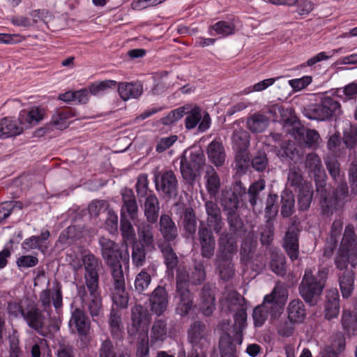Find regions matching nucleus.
Instances as JSON below:
<instances>
[{
	"instance_id": "2eb2a0df",
	"label": "nucleus",
	"mask_w": 357,
	"mask_h": 357,
	"mask_svg": "<svg viewBox=\"0 0 357 357\" xmlns=\"http://www.w3.org/2000/svg\"><path fill=\"white\" fill-rule=\"evenodd\" d=\"M185 126L186 129L195 128L199 123L198 129L200 132H204L210 128L211 117L208 113L206 112L204 116L201 114V109L195 107L189 112L185 111Z\"/></svg>"
},
{
	"instance_id": "774afa93",
	"label": "nucleus",
	"mask_w": 357,
	"mask_h": 357,
	"mask_svg": "<svg viewBox=\"0 0 357 357\" xmlns=\"http://www.w3.org/2000/svg\"><path fill=\"white\" fill-rule=\"evenodd\" d=\"M343 142L347 148H354L357 143V127L348 124L344 129Z\"/></svg>"
},
{
	"instance_id": "cd10ccee",
	"label": "nucleus",
	"mask_w": 357,
	"mask_h": 357,
	"mask_svg": "<svg viewBox=\"0 0 357 357\" xmlns=\"http://www.w3.org/2000/svg\"><path fill=\"white\" fill-rule=\"evenodd\" d=\"M22 124L19 121L10 117H4L0 119V139L20 135L23 132Z\"/></svg>"
},
{
	"instance_id": "de8ad7c7",
	"label": "nucleus",
	"mask_w": 357,
	"mask_h": 357,
	"mask_svg": "<svg viewBox=\"0 0 357 357\" xmlns=\"http://www.w3.org/2000/svg\"><path fill=\"white\" fill-rule=\"evenodd\" d=\"M219 349L221 357H237L236 348L228 333H223L220 337Z\"/></svg>"
},
{
	"instance_id": "58836bf2",
	"label": "nucleus",
	"mask_w": 357,
	"mask_h": 357,
	"mask_svg": "<svg viewBox=\"0 0 357 357\" xmlns=\"http://www.w3.org/2000/svg\"><path fill=\"white\" fill-rule=\"evenodd\" d=\"M305 167L314 176H325V170L322 165L321 158L314 152L307 154L305 161Z\"/></svg>"
},
{
	"instance_id": "20e7f679",
	"label": "nucleus",
	"mask_w": 357,
	"mask_h": 357,
	"mask_svg": "<svg viewBox=\"0 0 357 357\" xmlns=\"http://www.w3.org/2000/svg\"><path fill=\"white\" fill-rule=\"evenodd\" d=\"M303 114L309 119L325 121L341 114L340 103L334 98L326 96L321 103L314 104L304 108Z\"/></svg>"
},
{
	"instance_id": "f257e3e1",
	"label": "nucleus",
	"mask_w": 357,
	"mask_h": 357,
	"mask_svg": "<svg viewBox=\"0 0 357 357\" xmlns=\"http://www.w3.org/2000/svg\"><path fill=\"white\" fill-rule=\"evenodd\" d=\"M84 267V284L77 285L76 298L87 310L92 318L99 317L102 312V298L99 290V261L89 253L82 258Z\"/></svg>"
},
{
	"instance_id": "864d4df0",
	"label": "nucleus",
	"mask_w": 357,
	"mask_h": 357,
	"mask_svg": "<svg viewBox=\"0 0 357 357\" xmlns=\"http://www.w3.org/2000/svg\"><path fill=\"white\" fill-rule=\"evenodd\" d=\"M232 143L236 151L247 150L250 146V134L243 129L234 130L232 135Z\"/></svg>"
},
{
	"instance_id": "c03bdc74",
	"label": "nucleus",
	"mask_w": 357,
	"mask_h": 357,
	"mask_svg": "<svg viewBox=\"0 0 357 357\" xmlns=\"http://www.w3.org/2000/svg\"><path fill=\"white\" fill-rule=\"evenodd\" d=\"M324 160L330 176L335 182L341 181L344 179V173L341 171L340 163L335 156L327 154L324 158Z\"/></svg>"
},
{
	"instance_id": "13d9d810",
	"label": "nucleus",
	"mask_w": 357,
	"mask_h": 357,
	"mask_svg": "<svg viewBox=\"0 0 357 357\" xmlns=\"http://www.w3.org/2000/svg\"><path fill=\"white\" fill-rule=\"evenodd\" d=\"M111 271L112 288L126 287L124 273L121 263L108 266Z\"/></svg>"
},
{
	"instance_id": "b1692460",
	"label": "nucleus",
	"mask_w": 357,
	"mask_h": 357,
	"mask_svg": "<svg viewBox=\"0 0 357 357\" xmlns=\"http://www.w3.org/2000/svg\"><path fill=\"white\" fill-rule=\"evenodd\" d=\"M340 250L357 257V234L355 227L351 224L345 227Z\"/></svg>"
},
{
	"instance_id": "bf43d9fd",
	"label": "nucleus",
	"mask_w": 357,
	"mask_h": 357,
	"mask_svg": "<svg viewBox=\"0 0 357 357\" xmlns=\"http://www.w3.org/2000/svg\"><path fill=\"white\" fill-rule=\"evenodd\" d=\"M269 160L264 151H258L251 160L252 167L258 172H264L268 169Z\"/></svg>"
},
{
	"instance_id": "680f3d73",
	"label": "nucleus",
	"mask_w": 357,
	"mask_h": 357,
	"mask_svg": "<svg viewBox=\"0 0 357 357\" xmlns=\"http://www.w3.org/2000/svg\"><path fill=\"white\" fill-rule=\"evenodd\" d=\"M238 198L234 192H227L223 194L221 204L227 213H234L238 206Z\"/></svg>"
},
{
	"instance_id": "69168bd1",
	"label": "nucleus",
	"mask_w": 357,
	"mask_h": 357,
	"mask_svg": "<svg viewBox=\"0 0 357 357\" xmlns=\"http://www.w3.org/2000/svg\"><path fill=\"white\" fill-rule=\"evenodd\" d=\"M287 181L291 187L299 189L306 183L303 182V177L301 169L296 166L289 168L287 175Z\"/></svg>"
},
{
	"instance_id": "7c9ffc66",
	"label": "nucleus",
	"mask_w": 357,
	"mask_h": 357,
	"mask_svg": "<svg viewBox=\"0 0 357 357\" xmlns=\"http://www.w3.org/2000/svg\"><path fill=\"white\" fill-rule=\"evenodd\" d=\"M159 226L160 231L165 241L164 243L173 241L178 236L177 227L169 215L167 214L161 215Z\"/></svg>"
},
{
	"instance_id": "72a5a7b5",
	"label": "nucleus",
	"mask_w": 357,
	"mask_h": 357,
	"mask_svg": "<svg viewBox=\"0 0 357 357\" xmlns=\"http://www.w3.org/2000/svg\"><path fill=\"white\" fill-rule=\"evenodd\" d=\"M139 237L138 244L146 247L147 250H154L155 238L153 227L148 223L143 222L137 227Z\"/></svg>"
},
{
	"instance_id": "0eeeda50",
	"label": "nucleus",
	"mask_w": 357,
	"mask_h": 357,
	"mask_svg": "<svg viewBox=\"0 0 357 357\" xmlns=\"http://www.w3.org/2000/svg\"><path fill=\"white\" fill-rule=\"evenodd\" d=\"M151 321V315L148 310L140 304L131 308V323L128 326L127 333L130 337H135L139 333L148 332V326Z\"/></svg>"
},
{
	"instance_id": "3c124183",
	"label": "nucleus",
	"mask_w": 357,
	"mask_h": 357,
	"mask_svg": "<svg viewBox=\"0 0 357 357\" xmlns=\"http://www.w3.org/2000/svg\"><path fill=\"white\" fill-rule=\"evenodd\" d=\"M312 186L310 183H305L299 189L298 195V205L300 211H307L312 199Z\"/></svg>"
},
{
	"instance_id": "9d476101",
	"label": "nucleus",
	"mask_w": 357,
	"mask_h": 357,
	"mask_svg": "<svg viewBox=\"0 0 357 357\" xmlns=\"http://www.w3.org/2000/svg\"><path fill=\"white\" fill-rule=\"evenodd\" d=\"M155 189L165 197L176 196L178 190V181L173 171L168 170L159 173L155 176Z\"/></svg>"
},
{
	"instance_id": "4be33fe9",
	"label": "nucleus",
	"mask_w": 357,
	"mask_h": 357,
	"mask_svg": "<svg viewBox=\"0 0 357 357\" xmlns=\"http://www.w3.org/2000/svg\"><path fill=\"white\" fill-rule=\"evenodd\" d=\"M155 265L152 264L142 268L136 275L134 280V288L136 292L139 294H145V291L151 285L152 277L155 275Z\"/></svg>"
},
{
	"instance_id": "5fc2aeb1",
	"label": "nucleus",
	"mask_w": 357,
	"mask_h": 357,
	"mask_svg": "<svg viewBox=\"0 0 357 357\" xmlns=\"http://www.w3.org/2000/svg\"><path fill=\"white\" fill-rule=\"evenodd\" d=\"M296 132L298 135L303 136V141L307 147L312 149H317L318 147L320 135L317 130L307 129L303 127L297 129Z\"/></svg>"
},
{
	"instance_id": "f704fd0d",
	"label": "nucleus",
	"mask_w": 357,
	"mask_h": 357,
	"mask_svg": "<svg viewBox=\"0 0 357 357\" xmlns=\"http://www.w3.org/2000/svg\"><path fill=\"white\" fill-rule=\"evenodd\" d=\"M167 337V321L163 319H155L150 333V343L155 345L162 343Z\"/></svg>"
},
{
	"instance_id": "8fccbe9b",
	"label": "nucleus",
	"mask_w": 357,
	"mask_h": 357,
	"mask_svg": "<svg viewBox=\"0 0 357 357\" xmlns=\"http://www.w3.org/2000/svg\"><path fill=\"white\" fill-rule=\"evenodd\" d=\"M295 199L292 192L284 190L281 194V215L289 218L294 213Z\"/></svg>"
},
{
	"instance_id": "412c9836",
	"label": "nucleus",
	"mask_w": 357,
	"mask_h": 357,
	"mask_svg": "<svg viewBox=\"0 0 357 357\" xmlns=\"http://www.w3.org/2000/svg\"><path fill=\"white\" fill-rule=\"evenodd\" d=\"M315 184H316V190L317 193L320 196V203L321 205L322 213L327 216H329L333 213V211L335 208V206L333 204V202L331 198H329L328 196L327 190L326 188V174H325V176H314Z\"/></svg>"
},
{
	"instance_id": "5701e85b",
	"label": "nucleus",
	"mask_w": 357,
	"mask_h": 357,
	"mask_svg": "<svg viewBox=\"0 0 357 357\" xmlns=\"http://www.w3.org/2000/svg\"><path fill=\"white\" fill-rule=\"evenodd\" d=\"M209 161L215 167H222L225 161L226 152L220 139H213L206 147Z\"/></svg>"
},
{
	"instance_id": "bb28decb",
	"label": "nucleus",
	"mask_w": 357,
	"mask_h": 357,
	"mask_svg": "<svg viewBox=\"0 0 357 357\" xmlns=\"http://www.w3.org/2000/svg\"><path fill=\"white\" fill-rule=\"evenodd\" d=\"M143 91V85L140 82H119L118 84V93L124 101L139 98Z\"/></svg>"
},
{
	"instance_id": "423d86ee",
	"label": "nucleus",
	"mask_w": 357,
	"mask_h": 357,
	"mask_svg": "<svg viewBox=\"0 0 357 357\" xmlns=\"http://www.w3.org/2000/svg\"><path fill=\"white\" fill-rule=\"evenodd\" d=\"M323 289L322 284L317 282V278L314 276L312 268H306L298 286L301 296L310 305H314Z\"/></svg>"
},
{
	"instance_id": "09e8293b",
	"label": "nucleus",
	"mask_w": 357,
	"mask_h": 357,
	"mask_svg": "<svg viewBox=\"0 0 357 357\" xmlns=\"http://www.w3.org/2000/svg\"><path fill=\"white\" fill-rule=\"evenodd\" d=\"M180 171L183 179L190 184L194 183L200 173L197 169H195L194 166L187 160V157L185 155L181 158Z\"/></svg>"
},
{
	"instance_id": "a18cd8bd",
	"label": "nucleus",
	"mask_w": 357,
	"mask_h": 357,
	"mask_svg": "<svg viewBox=\"0 0 357 357\" xmlns=\"http://www.w3.org/2000/svg\"><path fill=\"white\" fill-rule=\"evenodd\" d=\"M158 246L162 254L167 270L172 271L176 268L178 263V258L176 252L169 243H162Z\"/></svg>"
},
{
	"instance_id": "e433bc0d",
	"label": "nucleus",
	"mask_w": 357,
	"mask_h": 357,
	"mask_svg": "<svg viewBox=\"0 0 357 357\" xmlns=\"http://www.w3.org/2000/svg\"><path fill=\"white\" fill-rule=\"evenodd\" d=\"M233 332L237 344H241L243 342V332L247 326L246 308L241 309L234 314Z\"/></svg>"
},
{
	"instance_id": "a878e982",
	"label": "nucleus",
	"mask_w": 357,
	"mask_h": 357,
	"mask_svg": "<svg viewBox=\"0 0 357 357\" xmlns=\"http://www.w3.org/2000/svg\"><path fill=\"white\" fill-rule=\"evenodd\" d=\"M204 206L208 226L212 227L215 233L220 232L223 225L220 208L213 201L206 202Z\"/></svg>"
},
{
	"instance_id": "393cba45",
	"label": "nucleus",
	"mask_w": 357,
	"mask_h": 357,
	"mask_svg": "<svg viewBox=\"0 0 357 357\" xmlns=\"http://www.w3.org/2000/svg\"><path fill=\"white\" fill-rule=\"evenodd\" d=\"M108 325L112 337L114 340H121L123 338L124 327L122 314L118 309L112 307L108 316Z\"/></svg>"
},
{
	"instance_id": "ea45409f",
	"label": "nucleus",
	"mask_w": 357,
	"mask_h": 357,
	"mask_svg": "<svg viewBox=\"0 0 357 357\" xmlns=\"http://www.w3.org/2000/svg\"><path fill=\"white\" fill-rule=\"evenodd\" d=\"M98 354L99 357H131L130 352L126 349L116 351L109 338L101 342Z\"/></svg>"
},
{
	"instance_id": "79ce46f5",
	"label": "nucleus",
	"mask_w": 357,
	"mask_h": 357,
	"mask_svg": "<svg viewBox=\"0 0 357 357\" xmlns=\"http://www.w3.org/2000/svg\"><path fill=\"white\" fill-rule=\"evenodd\" d=\"M268 123L269 119L259 112L252 114L247 119V128L253 133L263 132L268 127Z\"/></svg>"
},
{
	"instance_id": "4468645a",
	"label": "nucleus",
	"mask_w": 357,
	"mask_h": 357,
	"mask_svg": "<svg viewBox=\"0 0 357 357\" xmlns=\"http://www.w3.org/2000/svg\"><path fill=\"white\" fill-rule=\"evenodd\" d=\"M215 285L211 283L204 284L199 294V310L206 317L211 316L215 309Z\"/></svg>"
},
{
	"instance_id": "0e129e2a",
	"label": "nucleus",
	"mask_w": 357,
	"mask_h": 357,
	"mask_svg": "<svg viewBox=\"0 0 357 357\" xmlns=\"http://www.w3.org/2000/svg\"><path fill=\"white\" fill-rule=\"evenodd\" d=\"M113 303L118 307L125 309L128 305V294L126 291V287L113 288L112 291Z\"/></svg>"
},
{
	"instance_id": "c9c22d12",
	"label": "nucleus",
	"mask_w": 357,
	"mask_h": 357,
	"mask_svg": "<svg viewBox=\"0 0 357 357\" xmlns=\"http://www.w3.org/2000/svg\"><path fill=\"white\" fill-rule=\"evenodd\" d=\"M206 180V188L208 193L212 197H215L218 194L220 188V179L215 169L208 165L206 167L204 175Z\"/></svg>"
},
{
	"instance_id": "6ab92c4d",
	"label": "nucleus",
	"mask_w": 357,
	"mask_h": 357,
	"mask_svg": "<svg viewBox=\"0 0 357 357\" xmlns=\"http://www.w3.org/2000/svg\"><path fill=\"white\" fill-rule=\"evenodd\" d=\"M209 330L201 321L192 323L188 330V340L193 347L202 346L207 342Z\"/></svg>"
},
{
	"instance_id": "c85d7f7f",
	"label": "nucleus",
	"mask_w": 357,
	"mask_h": 357,
	"mask_svg": "<svg viewBox=\"0 0 357 357\" xmlns=\"http://www.w3.org/2000/svg\"><path fill=\"white\" fill-rule=\"evenodd\" d=\"M339 287L344 298H349L354 290L355 273L354 270H346L337 273Z\"/></svg>"
},
{
	"instance_id": "2f4dec72",
	"label": "nucleus",
	"mask_w": 357,
	"mask_h": 357,
	"mask_svg": "<svg viewBox=\"0 0 357 357\" xmlns=\"http://www.w3.org/2000/svg\"><path fill=\"white\" fill-rule=\"evenodd\" d=\"M159 211L158 199L154 193L151 192L144 204V212L147 222L150 224L155 223L159 216Z\"/></svg>"
},
{
	"instance_id": "f03ea898",
	"label": "nucleus",
	"mask_w": 357,
	"mask_h": 357,
	"mask_svg": "<svg viewBox=\"0 0 357 357\" xmlns=\"http://www.w3.org/2000/svg\"><path fill=\"white\" fill-rule=\"evenodd\" d=\"M219 248L215 259V265L220 277L225 281L231 279L235 274L233 256L237 252V245L232 234L222 233L218 239Z\"/></svg>"
},
{
	"instance_id": "338daca9",
	"label": "nucleus",
	"mask_w": 357,
	"mask_h": 357,
	"mask_svg": "<svg viewBox=\"0 0 357 357\" xmlns=\"http://www.w3.org/2000/svg\"><path fill=\"white\" fill-rule=\"evenodd\" d=\"M341 324L343 330L348 334H354L357 331V322L350 311L343 310Z\"/></svg>"
},
{
	"instance_id": "f3484780",
	"label": "nucleus",
	"mask_w": 357,
	"mask_h": 357,
	"mask_svg": "<svg viewBox=\"0 0 357 357\" xmlns=\"http://www.w3.org/2000/svg\"><path fill=\"white\" fill-rule=\"evenodd\" d=\"M151 310L157 316L162 315L167 310L169 303V296L166 289L158 286L149 296Z\"/></svg>"
},
{
	"instance_id": "a211bd4d",
	"label": "nucleus",
	"mask_w": 357,
	"mask_h": 357,
	"mask_svg": "<svg viewBox=\"0 0 357 357\" xmlns=\"http://www.w3.org/2000/svg\"><path fill=\"white\" fill-rule=\"evenodd\" d=\"M243 302L244 298L235 290L224 292L220 298L221 310L225 312L236 313L241 309H245Z\"/></svg>"
},
{
	"instance_id": "1a4fd4ad",
	"label": "nucleus",
	"mask_w": 357,
	"mask_h": 357,
	"mask_svg": "<svg viewBox=\"0 0 357 357\" xmlns=\"http://www.w3.org/2000/svg\"><path fill=\"white\" fill-rule=\"evenodd\" d=\"M69 328L72 333L77 334L81 340L86 338L91 329V321L83 309L76 307L71 312Z\"/></svg>"
},
{
	"instance_id": "dca6fc26",
	"label": "nucleus",
	"mask_w": 357,
	"mask_h": 357,
	"mask_svg": "<svg viewBox=\"0 0 357 357\" xmlns=\"http://www.w3.org/2000/svg\"><path fill=\"white\" fill-rule=\"evenodd\" d=\"M123 204L121 208V217L129 218L135 220L138 218L139 208L132 190L123 188L121 192Z\"/></svg>"
},
{
	"instance_id": "6e6d98bb",
	"label": "nucleus",
	"mask_w": 357,
	"mask_h": 357,
	"mask_svg": "<svg viewBox=\"0 0 357 357\" xmlns=\"http://www.w3.org/2000/svg\"><path fill=\"white\" fill-rule=\"evenodd\" d=\"M185 231L191 236L195 235L197 231V217L191 207L185 208L183 218Z\"/></svg>"
},
{
	"instance_id": "39448f33",
	"label": "nucleus",
	"mask_w": 357,
	"mask_h": 357,
	"mask_svg": "<svg viewBox=\"0 0 357 357\" xmlns=\"http://www.w3.org/2000/svg\"><path fill=\"white\" fill-rule=\"evenodd\" d=\"M98 243L100 247L102 257L107 266L120 263L121 259L125 268H129L130 257L128 250L123 253L118 243L104 236L99 238Z\"/></svg>"
},
{
	"instance_id": "aec40b11",
	"label": "nucleus",
	"mask_w": 357,
	"mask_h": 357,
	"mask_svg": "<svg viewBox=\"0 0 357 357\" xmlns=\"http://www.w3.org/2000/svg\"><path fill=\"white\" fill-rule=\"evenodd\" d=\"M175 298L176 299V313L181 317L188 315L195 306L193 294L189 289L176 290Z\"/></svg>"
},
{
	"instance_id": "49530a36",
	"label": "nucleus",
	"mask_w": 357,
	"mask_h": 357,
	"mask_svg": "<svg viewBox=\"0 0 357 357\" xmlns=\"http://www.w3.org/2000/svg\"><path fill=\"white\" fill-rule=\"evenodd\" d=\"M342 222L334 221L332 225V231L329 238L327 240L324 249V255L330 257L334 250L336 248L338 242V234L342 229Z\"/></svg>"
},
{
	"instance_id": "c756f323",
	"label": "nucleus",
	"mask_w": 357,
	"mask_h": 357,
	"mask_svg": "<svg viewBox=\"0 0 357 357\" xmlns=\"http://www.w3.org/2000/svg\"><path fill=\"white\" fill-rule=\"evenodd\" d=\"M287 312V318L297 324H302L307 314L305 306L299 298H295L289 302Z\"/></svg>"
},
{
	"instance_id": "052dcab7",
	"label": "nucleus",
	"mask_w": 357,
	"mask_h": 357,
	"mask_svg": "<svg viewBox=\"0 0 357 357\" xmlns=\"http://www.w3.org/2000/svg\"><path fill=\"white\" fill-rule=\"evenodd\" d=\"M209 30L214 31L217 35H220L221 37H226L235 33V25L232 22L219 21L211 25ZM210 34L213 35L211 31Z\"/></svg>"
},
{
	"instance_id": "ddd939ff",
	"label": "nucleus",
	"mask_w": 357,
	"mask_h": 357,
	"mask_svg": "<svg viewBox=\"0 0 357 357\" xmlns=\"http://www.w3.org/2000/svg\"><path fill=\"white\" fill-rule=\"evenodd\" d=\"M198 240L203 257L211 259L215 252V240L211 228L201 222L198 230Z\"/></svg>"
},
{
	"instance_id": "4c0bfd02",
	"label": "nucleus",
	"mask_w": 357,
	"mask_h": 357,
	"mask_svg": "<svg viewBox=\"0 0 357 357\" xmlns=\"http://www.w3.org/2000/svg\"><path fill=\"white\" fill-rule=\"evenodd\" d=\"M270 269L279 276H284L287 273L286 257L280 251L273 250L270 255Z\"/></svg>"
},
{
	"instance_id": "473e14b6",
	"label": "nucleus",
	"mask_w": 357,
	"mask_h": 357,
	"mask_svg": "<svg viewBox=\"0 0 357 357\" xmlns=\"http://www.w3.org/2000/svg\"><path fill=\"white\" fill-rule=\"evenodd\" d=\"M340 296L337 289H331L326 294L325 318L331 320L336 318L340 312Z\"/></svg>"
},
{
	"instance_id": "4d7b16f0",
	"label": "nucleus",
	"mask_w": 357,
	"mask_h": 357,
	"mask_svg": "<svg viewBox=\"0 0 357 357\" xmlns=\"http://www.w3.org/2000/svg\"><path fill=\"white\" fill-rule=\"evenodd\" d=\"M344 341L342 335H337L333 340L332 346L325 347L321 357H337V353H340L344 348Z\"/></svg>"
},
{
	"instance_id": "f8f14e48",
	"label": "nucleus",
	"mask_w": 357,
	"mask_h": 357,
	"mask_svg": "<svg viewBox=\"0 0 357 357\" xmlns=\"http://www.w3.org/2000/svg\"><path fill=\"white\" fill-rule=\"evenodd\" d=\"M22 317L29 328L43 336L45 335V316L35 303L26 307V311L23 312Z\"/></svg>"
},
{
	"instance_id": "603ef678",
	"label": "nucleus",
	"mask_w": 357,
	"mask_h": 357,
	"mask_svg": "<svg viewBox=\"0 0 357 357\" xmlns=\"http://www.w3.org/2000/svg\"><path fill=\"white\" fill-rule=\"evenodd\" d=\"M146 248L137 242L132 245L131 260L132 265L136 268H141L146 261Z\"/></svg>"
},
{
	"instance_id": "37998d69",
	"label": "nucleus",
	"mask_w": 357,
	"mask_h": 357,
	"mask_svg": "<svg viewBox=\"0 0 357 357\" xmlns=\"http://www.w3.org/2000/svg\"><path fill=\"white\" fill-rule=\"evenodd\" d=\"M74 116V113L71 109L65 108L58 109L52 117L51 123L56 129L64 130L69 126L68 120Z\"/></svg>"
},
{
	"instance_id": "e2e57ef3",
	"label": "nucleus",
	"mask_w": 357,
	"mask_h": 357,
	"mask_svg": "<svg viewBox=\"0 0 357 357\" xmlns=\"http://www.w3.org/2000/svg\"><path fill=\"white\" fill-rule=\"evenodd\" d=\"M43 119V112L39 107H33L29 112L20 113L19 120L24 124L26 121L28 124H36Z\"/></svg>"
},
{
	"instance_id": "9b49d317",
	"label": "nucleus",
	"mask_w": 357,
	"mask_h": 357,
	"mask_svg": "<svg viewBox=\"0 0 357 357\" xmlns=\"http://www.w3.org/2000/svg\"><path fill=\"white\" fill-rule=\"evenodd\" d=\"M298 225L299 222L294 219L283 238L282 247L291 261L296 260L299 256L298 236L300 229L298 227Z\"/></svg>"
},
{
	"instance_id": "a19ab883",
	"label": "nucleus",
	"mask_w": 357,
	"mask_h": 357,
	"mask_svg": "<svg viewBox=\"0 0 357 357\" xmlns=\"http://www.w3.org/2000/svg\"><path fill=\"white\" fill-rule=\"evenodd\" d=\"M357 257H354V255H350V254L339 249L334 258V264L340 272L353 270L356 264L355 261Z\"/></svg>"
},
{
	"instance_id": "7ed1b4c3",
	"label": "nucleus",
	"mask_w": 357,
	"mask_h": 357,
	"mask_svg": "<svg viewBox=\"0 0 357 357\" xmlns=\"http://www.w3.org/2000/svg\"><path fill=\"white\" fill-rule=\"evenodd\" d=\"M281 287L275 286L271 294L265 296L263 303L255 307L252 318L255 327L264 325L268 315L272 319H278L283 310V304L279 301Z\"/></svg>"
},
{
	"instance_id": "6e6552de",
	"label": "nucleus",
	"mask_w": 357,
	"mask_h": 357,
	"mask_svg": "<svg viewBox=\"0 0 357 357\" xmlns=\"http://www.w3.org/2000/svg\"><path fill=\"white\" fill-rule=\"evenodd\" d=\"M39 302L45 312L49 313L51 303L58 310L63 306L62 285L56 280L53 281L51 288H46L39 294Z\"/></svg>"
}]
</instances>
